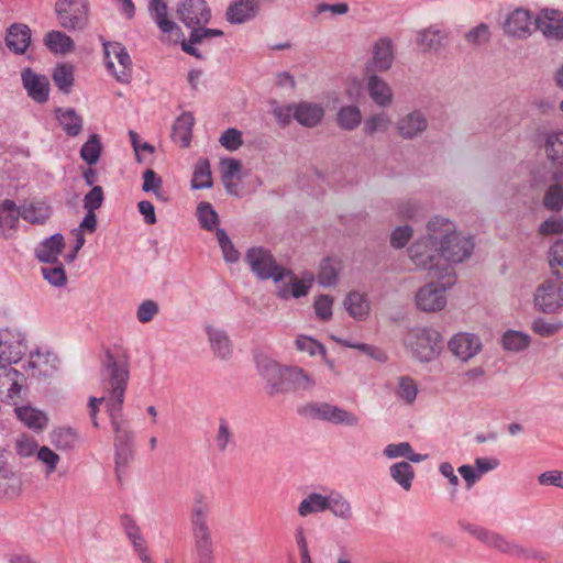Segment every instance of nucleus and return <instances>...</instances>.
Returning <instances> with one entry per match:
<instances>
[{
	"label": "nucleus",
	"mask_w": 563,
	"mask_h": 563,
	"mask_svg": "<svg viewBox=\"0 0 563 563\" xmlns=\"http://www.w3.org/2000/svg\"><path fill=\"white\" fill-rule=\"evenodd\" d=\"M101 385L108 395L109 418L122 417L124 394L130 378V356L123 349L106 350L100 367Z\"/></svg>",
	"instance_id": "f257e3e1"
},
{
	"label": "nucleus",
	"mask_w": 563,
	"mask_h": 563,
	"mask_svg": "<svg viewBox=\"0 0 563 563\" xmlns=\"http://www.w3.org/2000/svg\"><path fill=\"white\" fill-rule=\"evenodd\" d=\"M210 514V498L203 493H195L189 515L195 563H214L212 532L209 526Z\"/></svg>",
	"instance_id": "f03ea898"
},
{
	"label": "nucleus",
	"mask_w": 563,
	"mask_h": 563,
	"mask_svg": "<svg viewBox=\"0 0 563 563\" xmlns=\"http://www.w3.org/2000/svg\"><path fill=\"white\" fill-rule=\"evenodd\" d=\"M427 236L431 243L435 242L442 251V256L451 263H461L471 256L474 241L456 231L455 224L443 217H433L427 224Z\"/></svg>",
	"instance_id": "7ed1b4c3"
},
{
	"label": "nucleus",
	"mask_w": 563,
	"mask_h": 563,
	"mask_svg": "<svg viewBox=\"0 0 563 563\" xmlns=\"http://www.w3.org/2000/svg\"><path fill=\"white\" fill-rule=\"evenodd\" d=\"M408 254L417 268L427 269L430 278L444 279L448 284L455 283L454 269L450 261H445L442 251L430 239H418L408 249Z\"/></svg>",
	"instance_id": "20e7f679"
},
{
	"label": "nucleus",
	"mask_w": 563,
	"mask_h": 563,
	"mask_svg": "<svg viewBox=\"0 0 563 563\" xmlns=\"http://www.w3.org/2000/svg\"><path fill=\"white\" fill-rule=\"evenodd\" d=\"M110 422L114 432V472L118 482L122 483L134 457V433L122 417L110 418Z\"/></svg>",
	"instance_id": "39448f33"
},
{
	"label": "nucleus",
	"mask_w": 563,
	"mask_h": 563,
	"mask_svg": "<svg viewBox=\"0 0 563 563\" xmlns=\"http://www.w3.org/2000/svg\"><path fill=\"white\" fill-rule=\"evenodd\" d=\"M298 413L336 426L356 427L360 423V417L354 412L325 401L308 402L298 408Z\"/></svg>",
	"instance_id": "423d86ee"
},
{
	"label": "nucleus",
	"mask_w": 563,
	"mask_h": 563,
	"mask_svg": "<svg viewBox=\"0 0 563 563\" xmlns=\"http://www.w3.org/2000/svg\"><path fill=\"white\" fill-rule=\"evenodd\" d=\"M245 262L257 278L266 280L273 279L278 283L291 275V271L277 264L269 250L263 246H254L247 250Z\"/></svg>",
	"instance_id": "0eeeda50"
},
{
	"label": "nucleus",
	"mask_w": 563,
	"mask_h": 563,
	"mask_svg": "<svg viewBox=\"0 0 563 563\" xmlns=\"http://www.w3.org/2000/svg\"><path fill=\"white\" fill-rule=\"evenodd\" d=\"M406 345L420 362H431L437 358L442 349V336L434 329H416L406 339Z\"/></svg>",
	"instance_id": "6e6552de"
},
{
	"label": "nucleus",
	"mask_w": 563,
	"mask_h": 563,
	"mask_svg": "<svg viewBox=\"0 0 563 563\" xmlns=\"http://www.w3.org/2000/svg\"><path fill=\"white\" fill-rule=\"evenodd\" d=\"M54 11L58 24L67 31L84 30L88 24V0H57Z\"/></svg>",
	"instance_id": "1a4fd4ad"
},
{
	"label": "nucleus",
	"mask_w": 563,
	"mask_h": 563,
	"mask_svg": "<svg viewBox=\"0 0 563 563\" xmlns=\"http://www.w3.org/2000/svg\"><path fill=\"white\" fill-rule=\"evenodd\" d=\"M104 63L121 84H129L132 77V60L126 48L119 42H102Z\"/></svg>",
	"instance_id": "9d476101"
},
{
	"label": "nucleus",
	"mask_w": 563,
	"mask_h": 563,
	"mask_svg": "<svg viewBox=\"0 0 563 563\" xmlns=\"http://www.w3.org/2000/svg\"><path fill=\"white\" fill-rule=\"evenodd\" d=\"M256 367L260 376L265 382L264 388L268 396L275 397L285 394L286 369L267 355L260 354L256 356Z\"/></svg>",
	"instance_id": "9b49d317"
},
{
	"label": "nucleus",
	"mask_w": 563,
	"mask_h": 563,
	"mask_svg": "<svg viewBox=\"0 0 563 563\" xmlns=\"http://www.w3.org/2000/svg\"><path fill=\"white\" fill-rule=\"evenodd\" d=\"M563 278L561 272L545 279L536 290L534 306L544 313H553L563 307Z\"/></svg>",
	"instance_id": "f8f14e48"
},
{
	"label": "nucleus",
	"mask_w": 563,
	"mask_h": 563,
	"mask_svg": "<svg viewBox=\"0 0 563 563\" xmlns=\"http://www.w3.org/2000/svg\"><path fill=\"white\" fill-rule=\"evenodd\" d=\"M453 284H448V278H444L421 287L416 295L418 308L427 312L442 310L446 305L445 290Z\"/></svg>",
	"instance_id": "ddd939ff"
},
{
	"label": "nucleus",
	"mask_w": 563,
	"mask_h": 563,
	"mask_svg": "<svg viewBox=\"0 0 563 563\" xmlns=\"http://www.w3.org/2000/svg\"><path fill=\"white\" fill-rule=\"evenodd\" d=\"M176 14L188 29L206 25L211 20V9L206 0H179Z\"/></svg>",
	"instance_id": "4468645a"
},
{
	"label": "nucleus",
	"mask_w": 563,
	"mask_h": 563,
	"mask_svg": "<svg viewBox=\"0 0 563 563\" xmlns=\"http://www.w3.org/2000/svg\"><path fill=\"white\" fill-rule=\"evenodd\" d=\"M24 335L11 329H0V364L18 363L26 352Z\"/></svg>",
	"instance_id": "2eb2a0df"
},
{
	"label": "nucleus",
	"mask_w": 563,
	"mask_h": 563,
	"mask_svg": "<svg viewBox=\"0 0 563 563\" xmlns=\"http://www.w3.org/2000/svg\"><path fill=\"white\" fill-rule=\"evenodd\" d=\"M534 142L543 146L547 157L553 164L563 165V130L548 131L544 125H539Z\"/></svg>",
	"instance_id": "dca6fc26"
},
{
	"label": "nucleus",
	"mask_w": 563,
	"mask_h": 563,
	"mask_svg": "<svg viewBox=\"0 0 563 563\" xmlns=\"http://www.w3.org/2000/svg\"><path fill=\"white\" fill-rule=\"evenodd\" d=\"M534 16L529 10L518 8L508 14L504 31L507 35L518 38H527L534 29Z\"/></svg>",
	"instance_id": "f3484780"
},
{
	"label": "nucleus",
	"mask_w": 563,
	"mask_h": 563,
	"mask_svg": "<svg viewBox=\"0 0 563 563\" xmlns=\"http://www.w3.org/2000/svg\"><path fill=\"white\" fill-rule=\"evenodd\" d=\"M534 29L548 40H563V12L555 9H542L534 19Z\"/></svg>",
	"instance_id": "a211bd4d"
},
{
	"label": "nucleus",
	"mask_w": 563,
	"mask_h": 563,
	"mask_svg": "<svg viewBox=\"0 0 563 563\" xmlns=\"http://www.w3.org/2000/svg\"><path fill=\"white\" fill-rule=\"evenodd\" d=\"M448 349L460 361L467 362L482 350L481 339L467 332L453 335L448 342Z\"/></svg>",
	"instance_id": "6ab92c4d"
},
{
	"label": "nucleus",
	"mask_w": 563,
	"mask_h": 563,
	"mask_svg": "<svg viewBox=\"0 0 563 563\" xmlns=\"http://www.w3.org/2000/svg\"><path fill=\"white\" fill-rule=\"evenodd\" d=\"M428 128V120L423 112L413 110L401 115L396 122L398 135L404 140H413L422 135Z\"/></svg>",
	"instance_id": "aec40b11"
},
{
	"label": "nucleus",
	"mask_w": 563,
	"mask_h": 563,
	"mask_svg": "<svg viewBox=\"0 0 563 563\" xmlns=\"http://www.w3.org/2000/svg\"><path fill=\"white\" fill-rule=\"evenodd\" d=\"M23 88L27 96L37 103H45L49 97V81L44 75L36 74L31 68H25L21 73Z\"/></svg>",
	"instance_id": "412c9836"
},
{
	"label": "nucleus",
	"mask_w": 563,
	"mask_h": 563,
	"mask_svg": "<svg viewBox=\"0 0 563 563\" xmlns=\"http://www.w3.org/2000/svg\"><path fill=\"white\" fill-rule=\"evenodd\" d=\"M316 387L314 377L298 366H288L286 369L285 394L311 393Z\"/></svg>",
	"instance_id": "4be33fe9"
},
{
	"label": "nucleus",
	"mask_w": 563,
	"mask_h": 563,
	"mask_svg": "<svg viewBox=\"0 0 563 563\" xmlns=\"http://www.w3.org/2000/svg\"><path fill=\"white\" fill-rule=\"evenodd\" d=\"M32 32L29 25L23 23H13L9 26L5 34L7 47L16 55H23L31 44Z\"/></svg>",
	"instance_id": "5701e85b"
},
{
	"label": "nucleus",
	"mask_w": 563,
	"mask_h": 563,
	"mask_svg": "<svg viewBox=\"0 0 563 563\" xmlns=\"http://www.w3.org/2000/svg\"><path fill=\"white\" fill-rule=\"evenodd\" d=\"M260 11L258 0H233L225 12L231 24H242L254 19Z\"/></svg>",
	"instance_id": "b1692460"
},
{
	"label": "nucleus",
	"mask_w": 563,
	"mask_h": 563,
	"mask_svg": "<svg viewBox=\"0 0 563 563\" xmlns=\"http://www.w3.org/2000/svg\"><path fill=\"white\" fill-rule=\"evenodd\" d=\"M65 249L64 235L55 233L43 240L34 250L35 257L41 263L56 264L58 256Z\"/></svg>",
	"instance_id": "393cba45"
},
{
	"label": "nucleus",
	"mask_w": 563,
	"mask_h": 563,
	"mask_svg": "<svg viewBox=\"0 0 563 563\" xmlns=\"http://www.w3.org/2000/svg\"><path fill=\"white\" fill-rule=\"evenodd\" d=\"M394 62L393 43L389 38H380L374 44L373 58L367 66V73L386 71Z\"/></svg>",
	"instance_id": "a878e982"
},
{
	"label": "nucleus",
	"mask_w": 563,
	"mask_h": 563,
	"mask_svg": "<svg viewBox=\"0 0 563 563\" xmlns=\"http://www.w3.org/2000/svg\"><path fill=\"white\" fill-rule=\"evenodd\" d=\"M23 479L22 474L7 465L0 471V500L15 499L22 494Z\"/></svg>",
	"instance_id": "bb28decb"
},
{
	"label": "nucleus",
	"mask_w": 563,
	"mask_h": 563,
	"mask_svg": "<svg viewBox=\"0 0 563 563\" xmlns=\"http://www.w3.org/2000/svg\"><path fill=\"white\" fill-rule=\"evenodd\" d=\"M324 109L321 104L300 101L295 103L294 119L302 126L314 128L322 121Z\"/></svg>",
	"instance_id": "cd10ccee"
},
{
	"label": "nucleus",
	"mask_w": 563,
	"mask_h": 563,
	"mask_svg": "<svg viewBox=\"0 0 563 563\" xmlns=\"http://www.w3.org/2000/svg\"><path fill=\"white\" fill-rule=\"evenodd\" d=\"M121 525L135 552L139 554L142 563H153L150 555L147 554L144 538L141 534L140 528L134 519L129 515H123L121 517Z\"/></svg>",
	"instance_id": "c85d7f7f"
},
{
	"label": "nucleus",
	"mask_w": 563,
	"mask_h": 563,
	"mask_svg": "<svg viewBox=\"0 0 563 563\" xmlns=\"http://www.w3.org/2000/svg\"><path fill=\"white\" fill-rule=\"evenodd\" d=\"M489 548L518 559H542L538 553L527 550L520 544L508 541L504 536L495 532Z\"/></svg>",
	"instance_id": "c756f323"
},
{
	"label": "nucleus",
	"mask_w": 563,
	"mask_h": 563,
	"mask_svg": "<svg viewBox=\"0 0 563 563\" xmlns=\"http://www.w3.org/2000/svg\"><path fill=\"white\" fill-rule=\"evenodd\" d=\"M367 89L372 100L379 107H389L393 102V91L386 81L375 74L368 75Z\"/></svg>",
	"instance_id": "7c9ffc66"
},
{
	"label": "nucleus",
	"mask_w": 563,
	"mask_h": 563,
	"mask_svg": "<svg viewBox=\"0 0 563 563\" xmlns=\"http://www.w3.org/2000/svg\"><path fill=\"white\" fill-rule=\"evenodd\" d=\"M195 118L191 112H183L172 126V139L179 142L181 147H188L191 142Z\"/></svg>",
	"instance_id": "2f4dec72"
},
{
	"label": "nucleus",
	"mask_w": 563,
	"mask_h": 563,
	"mask_svg": "<svg viewBox=\"0 0 563 563\" xmlns=\"http://www.w3.org/2000/svg\"><path fill=\"white\" fill-rule=\"evenodd\" d=\"M448 33L437 26L421 30L417 36V43L423 51H439L446 45Z\"/></svg>",
	"instance_id": "473e14b6"
},
{
	"label": "nucleus",
	"mask_w": 563,
	"mask_h": 563,
	"mask_svg": "<svg viewBox=\"0 0 563 563\" xmlns=\"http://www.w3.org/2000/svg\"><path fill=\"white\" fill-rule=\"evenodd\" d=\"M44 45L53 53L66 55L75 49V43L70 36L60 31H49L43 38Z\"/></svg>",
	"instance_id": "72a5a7b5"
},
{
	"label": "nucleus",
	"mask_w": 563,
	"mask_h": 563,
	"mask_svg": "<svg viewBox=\"0 0 563 563\" xmlns=\"http://www.w3.org/2000/svg\"><path fill=\"white\" fill-rule=\"evenodd\" d=\"M148 10L152 19L163 33L179 30V26L168 19V8L164 0H150Z\"/></svg>",
	"instance_id": "f704fd0d"
},
{
	"label": "nucleus",
	"mask_w": 563,
	"mask_h": 563,
	"mask_svg": "<svg viewBox=\"0 0 563 563\" xmlns=\"http://www.w3.org/2000/svg\"><path fill=\"white\" fill-rule=\"evenodd\" d=\"M56 118L62 125L64 132L68 136H77L81 130L84 120L76 112L75 109L68 108V109H56Z\"/></svg>",
	"instance_id": "c9c22d12"
},
{
	"label": "nucleus",
	"mask_w": 563,
	"mask_h": 563,
	"mask_svg": "<svg viewBox=\"0 0 563 563\" xmlns=\"http://www.w3.org/2000/svg\"><path fill=\"white\" fill-rule=\"evenodd\" d=\"M206 331L214 354L222 360L228 358L232 353V346L228 334L223 330L210 325L206 328Z\"/></svg>",
	"instance_id": "e433bc0d"
},
{
	"label": "nucleus",
	"mask_w": 563,
	"mask_h": 563,
	"mask_svg": "<svg viewBox=\"0 0 563 563\" xmlns=\"http://www.w3.org/2000/svg\"><path fill=\"white\" fill-rule=\"evenodd\" d=\"M56 363H58L56 354L52 352L42 353L36 351L31 352L30 360L23 366V368L37 371L38 375H48V366L52 369H56Z\"/></svg>",
	"instance_id": "4c0bfd02"
},
{
	"label": "nucleus",
	"mask_w": 563,
	"mask_h": 563,
	"mask_svg": "<svg viewBox=\"0 0 563 563\" xmlns=\"http://www.w3.org/2000/svg\"><path fill=\"white\" fill-rule=\"evenodd\" d=\"M74 71V66L67 63L57 64L52 71L54 84L66 95L70 92L75 82Z\"/></svg>",
	"instance_id": "58836bf2"
},
{
	"label": "nucleus",
	"mask_w": 563,
	"mask_h": 563,
	"mask_svg": "<svg viewBox=\"0 0 563 563\" xmlns=\"http://www.w3.org/2000/svg\"><path fill=\"white\" fill-rule=\"evenodd\" d=\"M344 307L349 314L354 319L362 320L366 318L369 312V305L365 295L357 291H351L346 296Z\"/></svg>",
	"instance_id": "ea45409f"
},
{
	"label": "nucleus",
	"mask_w": 563,
	"mask_h": 563,
	"mask_svg": "<svg viewBox=\"0 0 563 563\" xmlns=\"http://www.w3.org/2000/svg\"><path fill=\"white\" fill-rule=\"evenodd\" d=\"M329 496L319 493H311L303 498L298 506V514L301 517H307L312 514L323 512L328 510Z\"/></svg>",
	"instance_id": "a19ab883"
},
{
	"label": "nucleus",
	"mask_w": 563,
	"mask_h": 563,
	"mask_svg": "<svg viewBox=\"0 0 563 563\" xmlns=\"http://www.w3.org/2000/svg\"><path fill=\"white\" fill-rule=\"evenodd\" d=\"M51 216V209L44 202H31L21 206V218L32 224H43Z\"/></svg>",
	"instance_id": "79ce46f5"
},
{
	"label": "nucleus",
	"mask_w": 563,
	"mask_h": 563,
	"mask_svg": "<svg viewBox=\"0 0 563 563\" xmlns=\"http://www.w3.org/2000/svg\"><path fill=\"white\" fill-rule=\"evenodd\" d=\"M390 477L404 489L409 490L415 478V470L410 463L401 461L389 467Z\"/></svg>",
	"instance_id": "37998d69"
},
{
	"label": "nucleus",
	"mask_w": 563,
	"mask_h": 563,
	"mask_svg": "<svg viewBox=\"0 0 563 563\" xmlns=\"http://www.w3.org/2000/svg\"><path fill=\"white\" fill-rule=\"evenodd\" d=\"M339 271V261L330 257L324 258L320 264L318 283L324 287L334 286L338 282Z\"/></svg>",
	"instance_id": "c03bdc74"
},
{
	"label": "nucleus",
	"mask_w": 563,
	"mask_h": 563,
	"mask_svg": "<svg viewBox=\"0 0 563 563\" xmlns=\"http://www.w3.org/2000/svg\"><path fill=\"white\" fill-rule=\"evenodd\" d=\"M328 505V510H330L335 517L345 521L352 519V506L340 493H331L329 495Z\"/></svg>",
	"instance_id": "a18cd8bd"
},
{
	"label": "nucleus",
	"mask_w": 563,
	"mask_h": 563,
	"mask_svg": "<svg viewBox=\"0 0 563 563\" xmlns=\"http://www.w3.org/2000/svg\"><path fill=\"white\" fill-rule=\"evenodd\" d=\"M212 186L210 163L207 158H200L194 170L191 179L192 189H206Z\"/></svg>",
	"instance_id": "49530a36"
},
{
	"label": "nucleus",
	"mask_w": 563,
	"mask_h": 563,
	"mask_svg": "<svg viewBox=\"0 0 563 563\" xmlns=\"http://www.w3.org/2000/svg\"><path fill=\"white\" fill-rule=\"evenodd\" d=\"M16 415L31 429L42 430L47 424V417L42 411L32 407L18 408Z\"/></svg>",
	"instance_id": "de8ad7c7"
},
{
	"label": "nucleus",
	"mask_w": 563,
	"mask_h": 563,
	"mask_svg": "<svg viewBox=\"0 0 563 563\" xmlns=\"http://www.w3.org/2000/svg\"><path fill=\"white\" fill-rule=\"evenodd\" d=\"M361 111L356 106H345L338 112V124L341 129L352 131L361 123Z\"/></svg>",
	"instance_id": "09e8293b"
},
{
	"label": "nucleus",
	"mask_w": 563,
	"mask_h": 563,
	"mask_svg": "<svg viewBox=\"0 0 563 563\" xmlns=\"http://www.w3.org/2000/svg\"><path fill=\"white\" fill-rule=\"evenodd\" d=\"M501 343L505 350L519 352L529 346L530 336L519 331L508 330L504 333Z\"/></svg>",
	"instance_id": "8fccbe9b"
},
{
	"label": "nucleus",
	"mask_w": 563,
	"mask_h": 563,
	"mask_svg": "<svg viewBox=\"0 0 563 563\" xmlns=\"http://www.w3.org/2000/svg\"><path fill=\"white\" fill-rule=\"evenodd\" d=\"M77 433L70 428H60L51 435V441L57 450L69 451L77 443Z\"/></svg>",
	"instance_id": "3c124183"
},
{
	"label": "nucleus",
	"mask_w": 563,
	"mask_h": 563,
	"mask_svg": "<svg viewBox=\"0 0 563 563\" xmlns=\"http://www.w3.org/2000/svg\"><path fill=\"white\" fill-rule=\"evenodd\" d=\"M102 151L98 134H91L88 141L80 148V157L88 165H95L100 158Z\"/></svg>",
	"instance_id": "603ef678"
},
{
	"label": "nucleus",
	"mask_w": 563,
	"mask_h": 563,
	"mask_svg": "<svg viewBox=\"0 0 563 563\" xmlns=\"http://www.w3.org/2000/svg\"><path fill=\"white\" fill-rule=\"evenodd\" d=\"M197 217L201 228L207 231L217 230L219 223V216L209 202H200L197 207Z\"/></svg>",
	"instance_id": "864d4df0"
},
{
	"label": "nucleus",
	"mask_w": 563,
	"mask_h": 563,
	"mask_svg": "<svg viewBox=\"0 0 563 563\" xmlns=\"http://www.w3.org/2000/svg\"><path fill=\"white\" fill-rule=\"evenodd\" d=\"M21 218V207L13 200L5 199L0 203V225L14 228Z\"/></svg>",
	"instance_id": "5fc2aeb1"
},
{
	"label": "nucleus",
	"mask_w": 563,
	"mask_h": 563,
	"mask_svg": "<svg viewBox=\"0 0 563 563\" xmlns=\"http://www.w3.org/2000/svg\"><path fill=\"white\" fill-rule=\"evenodd\" d=\"M216 236L223 253L224 261L228 263H236L240 260V253L231 242L225 230L218 228Z\"/></svg>",
	"instance_id": "6e6d98bb"
},
{
	"label": "nucleus",
	"mask_w": 563,
	"mask_h": 563,
	"mask_svg": "<svg viewBox=\"0 0 563 563\" xmlns=\"http://www.w3.org/2000/svg\"><path fill=\"white\" fill-rule=\"evenodd\" d=\"M41 272L44 279L54 287H63L67 283L66 272L59 262L56 265L53 264V266L42 267Z\"/></svg>",
	"instance_id": "4d7b16f0"
},
{
	"label": "nucleus",
	"mask_w": 563,
	"mask_h": 563,
	"mask_svg": "<svg viewBox=\"0 0 563 563\" xmlns=\"http://www.w3.org/2000/svg\"><path fill=\"white\" fill-rule=\"evenodd\" d=\"M397 397L407 404H412L418 394L417 384L409 376H401L398 380Z\"/></svg>",
	"instance_id": "13d9d810"
},
{
	"label": "nucleus",
	"mask_w": 563,
	"mask_h": 563,
	"mask_svg": "<svg viewBox=\"0 0 563 563\" xmlns=\"http://www.w3.org/2000/svg\"><path fill=\"white\" fill-rule=\"evenodd\" d=\"M543 205L552 211H560L563 208V187L561 184H553L548 188Z\"/></svg>",
	"instance_id": "bf43d9fd"
},
{
	"label": "nucleus",
	"mask_w": 563,
	"mask_h": 563,
	"mask_svg": "<svg viewBox=\"0 0 563 563\" xmlns=\"http://www.w3.org/2000/svg\"><path fill=\"white\" fill-rule=\"evenodd\" d=\"M390 124V119L386 113H377L367 118L364 122L365 134L373 135L376 132H385Z\"/></svg>",
	"instance_id": "052dcab7"
},
{
	"label": "nucleus",
	"mask_w": 563,
	"mask_h": 563,
	"mask_svg": "<svg viewBox=\"0 0 563 563\" xmlns=\"http://www.w3.org/2000/svg\"><path fill=\"white\" fill-rule=\"evenodd\" d=\"M295 345L297 350L301 352H307L309 355L321 354L325 356V347L317 340L307 336V335H298L295 341Z\"/></svg>",
	"instance_id": "680f3d73"
},
{
	"label": "nucleus",
	"mask_w": 563,
	"mask_h": 563,
	"mask_svg": "<svg viewBox=\"0 0 563 563\" xmlns=\"http://www.w3.org/2000/svg\"><path fill=\"white\" fill-rule=\"evenodd\" d=\"M489 38V26L485 23H479L465 34L466 42L476 46L487 43Z\"/></svg>",
	"instance_id": "e2e57ef3"
},
{
	"label": "nucleus",
	"mask_w": 563,
	"mask_h": 563,
	"mask_svg": "<svg viewBox=\"0 0 563 563\" xmlns=\"http://www.w3.org/2000/svg\"><path fill=\"white\" fill-rule=\"evenodd\" d=\"M37 460L43 463L46 467V475H51L55 472L59 462V455L51 450L48 446H41L36 453Z\"/></svg>",
	"instance_id": "0e129e2a"
},
{
	"label": "nucleus",
	"mask_w": 563,
	"mask_h": 563,
	"mask_svg": "<svg viewBox=\"0 0 563 563\" xmlns=\"http://www.w3.org/2000/svg\"><path fill=\"white\" fill-rule=\"evenodd\" d=\"M233 442V433L225 419H220L219 429L216 435V444L220 452L227 451L230 443Z\"/></svg>",
	"instance_id": "69168bd1"
},
{
	"label": "nucleus",
	"mask_w": 563,
	"mask_h": 563,
	"mask_svg": "<svg viewBox=\"0 0 563 563\" xmlns=\"http://www.w3.org/2000/svg\"><path fill=\"white\" fill-rule=\"evenodd\" d=\"M104 200L103 189L101 186H93L84 197V208L86 211L98 210Z\"/></svg>",
	"instance_id": "338daca9"
},
{
	"label": "nucleus",
	"mask_w": 563,
	"mask_h": 563,
	"mask_svg": "<svg viewBox=\"0 0 563 563\" xmlns=\"http://www.w3.org/2000/svg\"><path fill=\"white\" fill-rule=\"evenodd\" d=\"M220 144L228 151H236L242 145V133L234 128L225 130L219 140Z\"/></svg>",
	"instance_id": "774afa93"
}]
</instances>
